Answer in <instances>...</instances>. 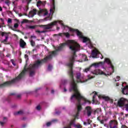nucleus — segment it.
Masks as SVG:
<instances>
[{
	"label": "nucleus",
	"mask_w": 128,
	"mask_h": 128,
	"mask_svg": "<svg viewBox=\"0 0 128 128\" xmlns=\"http://www.w3.org/2000/svg\"><path fill=\"white\" fill-rule=\"evenodd\" d=\"M65 46H68L70 50L74 52L73 54L71 56V58H70V62L67 64V66L70 68V70L68 71V74L70 76V70L72 72V66H74V63L76 60V52H78V50H80V46L74 40H68L66 43L62 44L57 49L52 52L51 54L46 56L44 59L38 60L34 64H30V66H32L35 70L36 68H38L42 66L43 64H46L48 60H52V56H56V54H58V52L62 50Z\"/></svg>",
	"instance_id": "f257e3e1"
},
{
	"label": "nucleus",
	"mask_w": 128,
	"mask_h": 128,
	"mask_svg": "<svg viewBox=\"0 0 128 128\" xmlns=\"http://www.w3.org/2000/svg\"><path fill=\"white\" fill-rule=\"evenodd\" d=\"M69 76L71 80V86L69 90V92H74V93L70 97V100H74V98H76L78 102V104L77 105V112L76 115L74 116V117L75 118H78L80 112V111L82 110V107L80 104V101L82 100H84V104H86V102L90 104V101L86 100V98H84V97L80 94L78 89V84H76V80H74V71H72V70H70L69 72Z\"/></svg>",
	"instance_id": "f03ea898"
},
{
	"label": "nucleus",
	"mask_w": 128,
	"mask_h": 128,
	"mask_svg": "<svg viewBox=\"0 0 128 128\" xmlns=\"http://www.w3.org/2000/svg\"><path fill=\"white\" fill-rule=\"evenodd\" d=\"M26 72H29L30 76H34L36 74V69L32 66H30L29 68H26V66H24L23 70L20 72V74L18 75L17 77L14 78L10 81L6 82L2 84H0V88H6V86H10L12 84H16V82L22 80L24 78V76H26Z\"/></svg>",
	"instance_id": "7ed1b4c3"
},
{
	"label": "nucleus",
	"mask_w": 128,
	"mask_h": 128,
	"mask_svg": "<svg viewBox=\"0 0 128 128\" xmlns=\"http://www.w3.org/2000/svg\"><path fill=\"white\" fill-rule=\"evenodd\" d=\"M57 22H58V21H54L46 25L28 26V28H29V30H34L35 28H36L38 26H40V28H44V30H50L51 28H52V26H56V24Z\"/></svg>",
	"instance_id": "20e7f679"
},
{
	"label": "nucleus",
	"mask_w": 128,
	"mask_h": 128,
	"mask_svg": "<svg viewBox=\"0 0 128 128\" xmlns=\"http://www.w3.org/2000/svg\"><path fill=\"white\" fill-rule=\"evenodd\" d=\"M69 30L70 32H76L77 36H79V38H82L83 42H88V38L84 36V35H82V34L81 33V32H80V30H78V29L76 30V29H74L72 28H70Z\"/></svg>",
	"instance_id": "39448f33"
},
{
	"label": "nucleus",
	"mask_w": 128,
	"mask_h": 128,
	"mask_svg": "<svg viewBox=\"0 0 128 128\" xmlns=\"http://www.w3.org/2000/svg\"><path fill=\"white\" fill-rule=\"evenodd\" d=\"M98 54H101L100 58L101 60H102L104 58V56L100 52V51L98 50H94L92 51V52L91 54V56L93 58H98Z\"/></svg>",
	"instance_id": "423d86ee"
},
{
	"label": "nucleus",
	"mask_w": 128,
	"mask_h": 128,
	"mask_svg": "<svg viewBox=\"0 0 128 128\" xmlns=\"http://www.w3.org/2000/svg\"><path fill=\"white\" fill-rule=\"evenodd\" d=\"M84 114L88 116H90L92 114V108L90 106H86L84 110Z\"/></svg>",
	"instance_id": "0eeeda50"
},
{
	"label": "nucleus",
	"mask_w": 128,
	"mask_h": 128,
	"mask_svg": "<svg viewBox=\"0 0 128 128\" xmlns=\"http://www.w3.org/2000/svg\"><path fill=\"white\" fill-rule=\"evenodd\" d=\"M128 101L127 100L124 98H122L118 100V106L120 107L124 106L126 105V104H128Z\"/></svg>",
	"instance_id": "6e6552de"
},
{
	"label": "nucleus",
	"mask_w": 128,
	"mask_h": 128,
	"mask_svg": "<svg viewBox=\"0 0 128 128\" xmlns=\"http://www.w3.org/2000/svg\"><path fill=\"white\" fill-rule=\"evenodd\" d=\"M118 122L116 120H111L109 122V126L110 128H118Z\"/></svg>",
	"instance_id": "1a4fd4ad"
},
{
	"label": "nucleus",
	"mask_w": 128,
	"mask_h": 128,
	"mask_svg": "<svg viewBox=\"0 0 128 128\" xmlns=\"http://www.w3.org/2000/svg\"><path fill=\"white\" fill-rule=\"evenodd\" d=\"M48 10L46 9H40V10L38 12V16H48Z\"/></svg>",
	"instance_id": "9d476101"
},
{
	"label": "nucleus",
	"mask_w": 128,
	"mask_h": 128,
	"mask_svg": "<svg viewBox=\"0 0 128 128\" xmlns=\"http://www.w3.org/2000/svg\"><path fill=\"white\" fill-rule=\"evenodd\" d=\"M105 62H106L108 64L110 65L111 68H112V72H114V65H112V61H110V58H106Z\"/></svg>",
	"instance_id": "9b49d317"
},
{
	"label": "nucleus",
	"mask_w": 128,
	"mask_h": 128,
	"mask_svg": "<svg viewBox=\"0 0 128 128\" xmlns=\"http://www.w3.org/2000/svg\"><path fill=\"white\" fill-rule=\"evenodd\" d=\"M36 12H38V10L36 9H33L29 12V16L30 18H34L36 14Z\"/></svg>",
	"instance_id": "f8f14e48"
},
{
	"label": "nucleus",
	"mask_w": 128,
	"mask_h": 128,
	"mask_svg": "<svg viewBox=\"0 0 128 128\" xmlns=\"http://www.w3.org/2000/svg\"><path fill=\"white\" fill-rule=\"evenodd\" d=\"M92 72L93 74H106L102 70L100 69H96Z\"/></svg>",
	"instance_id": "ddd939ff"
},
{
	"label": "nucleus",
	"mask_w": 128,
	"mask_h": 128,
	"mask_svg": "<svg viewBox=\"0 0 128 128\" xmlns=\"http://www.w3.org/2000/svg\"><path fill=\"white\" fill-rule=\"evenodd\" d=\"M20 47L22 48H24L25 46H26V43L22 39H20Z\"/></svg>",
	"instance_id": "4468645a"
},
{
	"label": "nucleus",
	"mask_w": 128,
	"mask_h": 128,
	"mask_svg": "<svg viewBox=\"0 0 128 128\" xmlns=\"http://www.w3.org/2000/svg\"><path fill=\"white\" fill-rule=\"evenodd\" d=\"M58 36H64L67 38H69L70 36V34L68 32H63V33H59Z\"/></svg>",
	"instance_id": "2eb2a0df"
},
{
	"label": "nucleus",
	"mask_w": 128,
	"mask_h": 128,
	"mask_svg": "<svg viewBox=\"0 0 128 128\" xmlns=\"http://www.w3.org/2000/svg\"><path fill=\"white\" fill-rule=\"evenodd\" d=\"M122 92L123 94L128 96V86H124Z\"/></svg>",
	"instance_id": "dca6fc26"
},
{
	"label": "nucleus",
	"mask_w": 128,
	"mask_h": 128,
	"mask_svg": "<svg viewBox=\"0 0 128 128\" xmlns=\"http://www.w3.org/2000/svg\"><path fill=\"white\" fill-rule=\"evenodd\" d=\"M52 5L51 6V8L50 9V12H54L56 10V2L54 0H52Z\"/></svg>",
	"instance_id": "f3484780"
},
{
	"label": "nucleus",
	"mask_w": 128,
	"mask_h": 128,
	"mask_svg": "<svg viewBox=\"0 0 128 128\" xmlns=\"http://www.w3.org/2000/svg\"><path fill=\"white\" fill-rule=\"evenodd\" d=\"M8 34H6L5 35V39L2 40L1 42L4 44H8Z\"/></svg>",
	"instance_id": "a211bd4d"
},
{
	"label": "nucleus",
	"mask_w": 128,
	"mask_h": 128,
	"mask_svg": "<svg viewBox=\"0 0 128 128\" xmlns=\"http://www.w3.org/2000/svg\"><path fill=\"white\" fill-rule=\"evenodd\" d=\"M8 28H10V30H14V32H21V34H24L23 32H20V30H18L14 28H12L10 24H8Z\"/></svg>",
	"instance_id": "6ab92c4d"
},
{
	"label": "nucleus",
	"mask_w": 128,
	"mask_h": 128,
	"mask_svg": "<svg viewBox=\"0 0 128 128\" xmlns=\"http://www.w3.org/2000/svg\"><path fill=\"white\" fill-rule=\"evenodd\" d=\"M22 114H24V111L22 110H20L14 112V116H22Z\"/></svg>",
	"instance_id": "aec40b11"
},
{
	"label": "nucleus",
	"mask_w": 128,
	"mask_h": 128,
	"mask_svg": "<svg viewBox=\"0 0 128 128\" xmlns=\"http://www.w3.org/2000/svg\"><path fill=\"white\" fill-rule=\"evenodd\" d=\"M97 120L100 122V124H104V120H100V116H98L97 118Z\"/></svg>",
	"instance_id": "412c9836"
},
{
	"label": "nucleus",
	"mask_w": 128,
	"mask_h": 128,
	"mask_svg": "<svg viewBox=\"0 0 128 128\" xmlns=\"http://www.w3.org/2000/svg\"><path fill=\"white\" fill-rule=\"evenodd\" d=\"M100 64H102V62H100V63H94L92 64L91 66H94L95 68H98L100 66Z\"/></svg>",
	"instance_id": "4be33fe9"
},
{
	"label": "nucleus",
	"mask_w": 128,
	"mask_h": 128,
	"mask_svg": "<svg viewBox=\"0 0 128 128\" xmlns=\"http://www.w3.org/2000/svg\"><path fill=\"white\" fill-rule=\"evenodd\" d=\"M76 74V80H80V76H82V74L78 72V73H77Z\"/></svg>",
	"instance_id": "5701e85b"
},
{
	"label": "nucleus",
	"mask_w": 128,
	"mask_h": 128,
	"mask_svg": "<svg viewBox=\"0 0 128 128\" xmlns=\"http://www.w3.org/2000/svg\"><path fill=\"white\" fill-rule=\"evenodd\" d=\"M100 112H102V108H98L97 109H96L94 110V114H98Z\"/></svg>",
	"instance_id": "b1692460"
},
{
	"label": "nucleus",
	"mask_w": 128,
	"mask_h": 128,
	"mask_svg": "<svg viewBox=\"0 0 128 128\" xmlns=\"http://www.w3.org/2000/svg\"><path fill=\"white\" fill-rule=\"evenodd\" d=\"M28 20L27 19H23L21 22L22 24H28Z\"/></svg>",
	"instance_id": "393cba45"
},
{
	"label": "nucleus",
	"mask_w": 128,
	"mask_h": 128,
	"mask_svg": "<svg viewBox=\"0 0 128 128\" xmlns=\"http://www.w3.org/2000/svg\"><path fill=\"white\" fill-rule=\"evenodd\" d=\"M76 118L74 117V119L70 121V126H74V122H76Z\"/></svg>",
	"instance_id": "a878e982"
},
{
	"label": "nucleus",
	"mask_w": 128,
	"mask_h": 128,
	"mask_svg": "<svg viewBox=\"0 0 128 128\" xmlns=\"http://www.w3.org/2000/svg\"><path fill=\"white\" fill-rule=\"evenodd\" d=\"M74 126L76 128H82V126L81 124H74Z\"/></svg>",
	"instance_id": "bb28decb"
},
{
	"label": "nucleus",
	"mask_w": 128,
	"mask_h": 128,
	"mask_svg": "<svg viewBox=\"0 0 128 128\" xmlns=\"http://www.w3.org/2000/svg\"><path fill=\"white\" fill-rule=\"evenodd\" d=\"M30 44L32 46H34L36 45V42H34V41L33 40H31Z\"/></svg>",
	"instance_id": "cd10ccee"
},
{
	"label": "nucleus",
	"mask_w": 128,
	"mask_h": 128,
	"mask_svg": "<svg viewBox=\"0 0 128 128\" xmlns=\"http://www.w3.org/2000/svg\"><path fill=\"white\" fill-rule=\"evenodd\" d=\"M94 78V76H92L90 77V76L88 75V78L87 80H86L85 82H88V80H92V78Z\"/></svg>",
	"instance_id": "c85d7f7f"
},
{
	"label": "nucleus",
	"mask_w": 128,
	"mask_h": 128,
	"mask_svg": "<svg viewBox=\"0 0 128 128\" xmlns=\"http://www.w3.org/2000/svg\"><path fill=\"white\" fill-rule=\"evenodd\" d=\"M124 108H126V110L128 112V102L126 103L125 105H124Z\"/></svg>",
	"instance_id": "c756f323"
},
{
	"label": "nucleus",
	"mask_w": 128,
	"mask_h": 128,
	"mask_svg": "<svg viewBox=\"0 0 128 128\" xmlns=\"http://www.w3.org/2000/svg\"><path fill=\"white\" fill-rule=\"evenodd\" d=\"M103 99L104 100H110V97L108 96H103Z\"/></svg>",
	"instance_id": "7c9ffc66"
},
{
	"label": "nucleus",
	"mask_w": 128,
	"mask_h": 128,
	"mask_svg": "<svg viewBox=\"0 0 128 128\" xmlns=\"http://www.w3.org/2000/svg\"><path fill=\"white\" fill-rule=\"evenodd\" d=\"M14 28H18V23L14 24Z\"/></svg>",
	"instance_id": "2f4dec72"
},
{
	"label": "nucleus",
	"mask_w": 128,
	"mask_h": 128,
	"mask_svg": "<svg viewBox=\"0 0 128 128\" xmlns=\"http://www.w3.org/2000/svg\"><path fill=\"white\" fill-rule=\"evenodd\" d=\"M6 122H0V126H4V124H6Z\"/></svg>",
	"instance_id": "473e14b6"
},
{
	"label": "nucleus",
	"mask_w": 128,
	"mask_h": 128,
	"mask_svg": "<svg viewBox=\"0 0 128 128\" xmlns=\"http://www.w3.org/2000/svg\"><path fill=\"white\" fill-rule=\"evenodd\" d=\"M24 58L26 60V62H28V56L26 54L24 55Z\"/></svg>",
	"instance_id": "72a5a7b5"
},
{
	"label": "nucleus",
	"mask_w": 128,
	"mask_h": 128,
	"mask_svg": "<svg viewBox=\"0 0 128 128\" xmlns=\"http://www.w3.org/2000/svg\"><path fill=\"white\" fill-rule=\"evenodd\" d=\"M12 19H10V18H8V23L12 24Z\"/></svg>",
	"instance_id": "f704fd0d"
},
{
	"label": "nucleus",
	"mask_w": 128,
	"mask_h": 128,
	"mask_svg": "<svg viewBox=\"0 0 128 128\" xmlns=\"http://www.w3.org/2000/svg\"><path fill=\"white\" fill-rule=\"evenodd\" d=\"M6 34H6V32H2L1 36H6Z\"/></svg>",
	"instance_id": "c9c22d12"
},
{
	"label": "nucleus",
	"mask_w": 128,
	"mask_h": 128,
	"mask_svg": "<svg viewBox=\"0 0 128 128\" xmlns=\"http://www.w3.org/2000/svg\"><path fill=\"white\" fill-rule=\"evenodd\" d=\"M42 4V2L40 0H38L37 2V6H40V4Z\"/></svg>",
	"instance_id": "e433bc0d"
},
{
	"label": "nucleus",
	"mask_w": 128,
	"mask_h": 128,
	"mask_svg": "<svg viewBox=\"0 0 128 128\" xmlns=\"http://www.w3.org/2000/svg\"><path fill=\"white\" fill-rule=\"evenodd\" d=\"M52 66L49 65L48 66V70H52Z\"/></svg>",
	"instance_id": "4c0bfd02"
},
{
	"label": "nucleus",
	"mask_w": 128,
	"mask_h": 128,
	"mask_svg": "<svg viewBox=\"0 0 128 128\" xmlns=\"http://www.w3.org/2000/svg\"><path fill=\"white\" fill-rule=\"evenodd\" d=\"M52 20V18L50 16H48L46 18H45L46 20Z\"/></svg>",
	"instance_id": "58836bf2"
},
{
	"label": "nucleus",
	"mask_w": 128,
	"mask_h": 128,
	"mask_svg": "<svg viewBox=\"0 0 128 128\" xmlns=\"http://www.w3.org/2000/svg\"><path fill=\"white\" fill-rule=\"evenodd\" d=\"M94 98H96V95H94L92 97V102H96V100H94Z\"/></svg>",
	"instance_id": "ea45409f"
},
{
	"label": "nucleus",
	"mask_w": 128,
	"mask_h": 128,
	"mask_svg": "<svg viewBox=\"0 0 128 128\" xmlns=\"http://www.w3.org/2000/svg\"><path fill=\"white\" fill-rule=\"evenodd\" d=\"M90 70V68H86L85 69L84 72H89Z\"/></svg>",
	"instance_id": "a19ab883"
},
{
	"label": "nucleus",
	"mask_w": 128,
	"mask_h": 128,
	"mask_svg": "<svg viewBox=\"0 0 128 128\" xmlns=\"http://www.w3.org/2000/svg\"><path fill=\"white\" fill-rule=\"evenodd\" d=\"M62 82L63 84H66L68 82V80H62Z\"/></svg>",
	"instance_id": "79ce46f5"
},
{
	"label": "nucleus",
	"mask_w": 128,
	"mask_h": 128,
	"mask_svg": "<svg viewBox=\"0 0 128 128\" xmlns=\"http://www.w3.org/2000/svg\"><path fill=\"white\" fill-rule=\"evenodd\" d=\"M10 61L12 64H13V66H16V63L14 62V60H11Z\"/></svg>",
	"instance_id": "37998d69"
},
{
	"label": "nucleus",
	"mask_w": 128,
	"mask_h": 128,
	"mask_svg": "<svg viewBox=\"0 0 128 128\" xmlns=\"http://www.w3.org/2000/svg\"><path fill=\"white\" fill-rule=\"evenodd\" d=\"M88 124H90V123L92 122V120L90 119H88L87 120Z\"/></svg>",
	"instance_id": "c03bdc74"
},
{
	"label": "nucleus",
	"mask_w": 128,
	"mask_h": 128,
	"mask_svg": "<svg viewBox=\"0 0 128 128\" xmlns=\"http://www.w3.org/2000/svg\"><path fill=\"white\" fill-rule=\"evenodd\" d=\"M36 108L38 110H40V105L38 106H36Z\"/></svg>",
	"instance_id": "a18cd8bd"
},
{
	"label": "nucleus",
	"mask_w": 128,
	"mask_h": 128,
	"mask_svg": "<svg viewBox=\"0 0 128 128\" xmlns=\"http://www.w3.org/2000/svg\"><path fill=\"white\" fill-rule=\"evenodd\" d=\"M50 124H52V122H48L46 123L47 126H50Z\"/></svg>",
	"instance_id": "49530a36"
},
{
	"label": "nucleus",
	"mask_w": 128,
	"mask_h": 128,
	"mask_svg": "<svg viewBox=\"0 0 128 128\" xmlns=\"http://www.w3.org/2000/svg\"><path fill=\"white\" fill-rule=\"evenodd\" d=\"M121 128H128V127L126 125H122Z\"/></svg>",
	"instance_id": "de8ad7c7"
},
{
	"label": "nucleus",
	"mask_w": 128,
	"mask_h": 128,
	"mask_svg": "<svg viewBox=\"0 0 128 128\" xmlns=\"http://www.w3.org/2000/svg\"><path fill=\"white\" fill-rule=\"evenodd\" d=\"M60 24H61V25L64 26V28H65V26L64 24V23H62V21H61L60 22Z\"/></svg>",
	"instance_id": "09e8293b"
},
{
	"label": "nucleus",
	"mask_w": 128,
	"mask_h": 128,
	"mask_svg": "<svg viewBox=\"0 0 128 128\" xmlns=\"http://www.w3.org/2000/svg\"><path fill=\"white\" fill-rule=\"evenodd\" d=\"M26 128V124H24L22 125V128Z\"/></svg>",
	"instance_id": "8fccbe9b"
},
{
	"label": "nucleus",
	"mask_w": 128,
	"mask_h": 128,
	"mask_svg": "<svg viewBox=\"0 0 128 128\" xmlns=\"http://www.w3.org/2000/svg\"><path fill=\"white\" fill-rule=\"evenodd\" d=\"M44 32H46V30H42L40 31L41 34H44Z\"/></svg>",
	"instance_id": "3c124183"
},
{
	"label": "nucleus",
	"mask_w": 128,
	"mask_h": 128,
	"mask_svg": "<svg viewBox=\"0 0 128 128\" xmlns=\"http://www.w3.org/2000/svg\"><path fill=\"white\" fill-rule=\"evenodd\" d=\"M20 96H22V95L20 94L17 95V98H20Z\"/></svg>",
	"instance_id": "603ef678"
},
{
	"label": "nucleus",
	"mask_w": 128,
	"mask_h": 128,
	"mask_svg": "<svg viewBox=\"0 0 128 128\" xmlns=\"http://www.w3.org/2000/svg\"><path fill=\"white\" fill-rule=\"evenodd\" d=\"M60 114V112L58 111V112H56V114Z\"/></svg>",
	"instance_id": "864d4df0"
},
{
	"label": "nucleus",
	"mask_w": 128,
	"mask_h": 128,
	"mask_svg": "<svg viewBox=\"0 0 128 128\" xmlns=\"http://www.w3.org/2000/svg\"><path fill=\"white\" fill-rule=\"evenodd\" d=\"M120 78V76H117L116 77L117 80H119Z\"/></svg>",
	"instance_id": "5fc2aeb1"
},
{
	"label": "nucleus",
	"mask_w": 128,
	"mask_h": 128,
	"mask_svg": "<svg viewBox=\"0 0 128 128\" xmlns=\"http://www.w3.org/2000/svg\"><path fill=\"white\" fill-rule=\"evenodd\" d=\"M36 32H38V34H40V30H36Z\"/></svg>",
	"instance_id": "6e6d98bb"
},
{
	"label": "nucleus",
	"mask_w": 128,
	"mask_h": 128,
	"mask_svg": "<svg viewBox=\"0 0 128 128\" xmlns=\"http://www.w3.org/2000/svg\"><path fill=\"white\" fill-rule=\"evenodd\" d=\"M84 126H88V123L86 122H84Z\"/></svg>",
	"instance_id": "4d7b16f0"
},
{
	"label": "nucleus",
	"mask_w": 128,
	"mask_h": 128,
	"mask_svg": "<svg viewBox=\"0 0 128 128\" xmlns=\"http://www.w3.org/2000/svg\"><path fill=\"white\" fill-rule=\"evenodd\" d=\"M31 38H36V36H30Z\"/></svg>",
	"instance_id": "13d9d810"
},
{
	"label": "nucleus",
	"mask_w": 128,
	"mask_h": 128,
	"mask_svg": "<svg viewBox=\"0 0 128 128\" xmlns=\"http://www.w3.org/2000/svg\"><path fill=\"white\" fill-rule=\"evenodd\" d=\"M15 94H14V93H10V96H14Z\"/></svg>",
	"instance_id": "bf43d9fd"
},
{
	"label": "nucleus",
	"mask_w": 128,
	"mask_h": 128,
	"mask_svg": "<svg viewBox=\"0 0 128 128\" xmlns=\"http://www.w3.org/2000/svg\"><path fill=\"white\" fill-rule=\"evenodd\" d=\"M108 118H104V120H104V122H108Z\"/></svg>",
	"instance_id": "052dcab7"
},
{
	"label": "nucleus",
	"mask_w": 128,
	"mask_h": 128,
	"mask_svg": "<svg viewBox=\"0 0 128 128\" xmlns=\"http://www.w3.org/2000/svg\"><path fill=\"white\" fill-rule=\"evenodd\" d=\"M51 94H54V90H51Z\"/></svg>",
	"instance_id": "680f3d73"
},
{
	"label": "nucleus",
	"mask_w": 128,
	"mask_h": 128,
	"mask_svg": "<svg viewBox=\"0 0 128 128\" xmlns=\"http://www.w3.org/2000/svg\"><path fill=\"white\" fill-rule=\"evenodd\" d=\"M66 128H72V126H70V125L69 124V125L67 126Z\"/></svg>",
	"instance_id": "e2e57ef3"
},
{
	"label": "nucleus",
	"mask_w": 128,
	"mask_h": 128,
	"mask_svg": "<svg viewBox=\"0 0 128 128\" xmlns=\"http://www.w3.org/2000/svg\"><path fill=\"white\" fill-rule=\"evenodd\" d=\"M24 16V15H23V14H22V13H20L19 14V16Z\"/></svg>",
	"instance_id": "0e129e2a"
},
{
	"label": "nucleus",
	"mask_w": 128,
	"mask_h": 128,
	"mask_svg": "<svg viewBox=\"0 0 128 128\" xmlns=\"http://www.w3.org/2000/svg\"><path fill=\"white\" fill-rule=\"evenodd\" d=\"M52 122H58L57 120H52Z\"/></svg>",
	"instance_id": "69168bd1"
},
{
	"label": "nucleus",
	"mask_w": 128,
	"mask_h": 128,
	"mask_svg": "<svg viewBox=\"0 0 128 128\" xmlns=\"http://www.w3.org/2000/svg\"><path fill=\"white\" fill-rule=\"evenodd\" d=\"M0 20H1V22H4V19L2 18H0Z\"/></svg>",
	"instance_id": "338daca9"
},
{
	"label": "nucleus",
	"mask_w": 128,
	"mask_h": 128,
	"mask_svg": "<svg viewBox=\"0 0 128 128\" xmlns=\"http://www.w3.org/2000/svg\"><path fill=\"white\" fill-rule=\"evenodd\" d=\"M67 90L66 88H64V92H67Z\"/></svg>",
	"instance_id": "774afa93"
}]
</instances>
